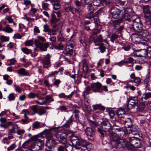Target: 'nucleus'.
I'll use <instances>...</instances> for the list:
<instances>
[{"instance_id": "nucleus-24", "label": "nucleus", "mask_w": 151, "mask_h": 151, "mask_svg": "<svg viewBox=\"0 0 151 151\" xmlns=\"http://www.w3.org/2000/svg\"><path fill=\"white\" fill-rule=\"evenodd\" d=\"M94 0H84L85 4L88 5L87 7V9H91L93 7V3Z\"/></svg>"}, {"instance_id": "nucleus-55", "label": "nucleus", "mask_w": 151, "mask_h": 151, "mask_svg": "<svg viewBox=\"0 0 151 151\" xmlns=\"http://www.w3.org/2000/svg\"><path fill=\"white\" fill-rule=\"evenodd\" d=\"M109 113L110 118H113L115 116L114 111L112 110H109Z\"/></svg>"}, {"instance_id": "nucleus-3", "label": "nucleus", "mask_w": 151, "mask_h": 151, "mask_svg": "<svg viewBox=\"0 0 151 151\" xmlns=\"http://www.w3.org/2000/svg\"><path fill=\"white\" fill-rule=\"evenodd\" d=\"M110 142L112 148H115L117 151H122L124 150L125 139H121L115 133L112 132L109 135Z\"/></svg>"}, {"instance_id": "nucleus-44", "label": "nucleus", "mask_w": 151, "mask_h": 151, "mask_svg": "<svg viewBox=\"0 0 151 151\" xmlns=\"http://www.w3.org/2000/svg\"><path fill=\"white\" fill-rule=\"evenodd\" d=\"M34 44V42L32 40H27L24 43V45L25 46H32Z\"/></svg>"}, {"instance_id": "nucleus-34", "label": "nucleus", "mask_w": 151, "mask_h": 151, "mask_svg": "<svg viewBox=\"0 0 151 151\" xmlns=\"http://www.w3.org/2000/svg\"><path fill=\"white\" fill-rule=\"evenodd\" d=\"M3 31L7 33H10L12 32L13 29L10 27V25L6 24L5 27V29H3Z\"/></svg>"}, {"instance_id": "nucleus-42", "label": "nucleus", "mask_w": 151, "mask_h": 151, "mask_svg": "<svg viewBox=\"0 0 151 151\" xmlns=\"http://www.w3.org/2000/svg\"><path fill=\"white\" fill-rule=\"evenodd\" d=\"M9 38L8 37H6L1 35L0 36V40L2 42H6L9 41Z\"/></svg>"}, {"instance_id": "nucleus-27", "label": "nucleus", "mask_w": 151, "mask_h": 151, "mask_svg": "<svg viewBox=\"0 0 151 151\" xmlns=\"http://www.w3.org/2000/svg\"><path fill=\"white\" fill-rule=\"evenodd\" d=\"M45 125V123L42 124V126H41L40 122L38 121H36L32 124V127L34 128L38 129L42 127Z\"/></svg>"}, {"instance_id": "nucleus-11", "label": "nucleus", "mask_w": 151, "mask_h": 151, "mask_svg": "<svg viewBox=\"0 0 151 151\" xmlns=\"http://www.w3.org/2000/svg\"><path fill=\"white\" fill-rule=\"evenodd\" d=\"M55 13L57 14V16L58 18L61 17V12L60 11H58L57 12L53 11L51 14V19L50 20V23L51 24H56L57 22H59L60 19L59 18H57L56 17V15L55 14Z\"/></svg>"}, {"instance_id": "nucleus-60", "label": "nucleus", "mask_w": 151, "mask_h": 151, "mask_svg": "<svg viewBox=\"0 0 151 151\" xmlns=\"http://www.w3.org/2000/svg\"><path fill=\"white\" fill-rule=\"evenodd\" d=\"M12 128L10 129L8 132L9 135H11L12 134L16 133L15 130L16 128L14 127L13 126H12Z\"/></svg>"}, {"instance_id": "nucleus-41", "label": "nucleus", "mask_w": 151, "mask_h": 151, "mask_svg": "<svg viewBox=\"0 0 151 151\" xmlns=\"http://www.w3.org/2000/svg\"><path fill=\"white\" fill-rule=\"evenodd\" d=\"M118 128H115L113 126H112V128L111 130H112V132L113 133H115L120 132L122 130V128L120 127H118Z\"/></svg>"}, {"instance_id": "nucleus-59", "label": "nucleus", "mask_w": 151, "mask_h": 151, "mask_svg": "<svg viewBox=\"0 0 151 151\" xmlns=\"http://www.w3.org/2000/svg\"><path fill=\"white\" fill-rule=\"evenodd\" d=\"M112 0H102V4H105L106 5H108L110 4Z\"/></svg>"}, {"instance_id": "nucleus-33", "label": "nucleus", "mask_w": 151, "mask_h": 151, "mask_svg": "<svg viewBox=\"0 0 151 151\" xmlns=\"http://www.w3.org/2000/svg\"><path fill=\"white\" fill-rule=\"evenodd\" d=\"M22 51L24 54L28 55L32 53V50L26 47H23L21 48Z\"/></svg>"}, {"instance_id": "nucleus-12", "label": "nucleus", "mask_w": 151, "mask_h": 151, "mask_svg": "<svg viewBox=\"0 0 151 151\" xmlns=\"http://www.w3.org/2000/svg\"><path fill=\"white\" fill-rule=\"evenodd\" d=\"M91 90L94 92L101 93L103 91V89H101L102 85L101 83L97 82L96 83H92L91 84Z\"/></svg>"}, {"instance_id": "nucleus-8", "label": "nucleus", "mask_w": 151, "mask_h": 151, "mask_svg": "<svg viewBox=\"0 0 151 151\" xmlns=\"http://www.w3.org/2000/svg\"><path fill=\"white\" fill-rule=\"evenodd\" d=\"M142 9L144 18L147 21H150L151 20V6L149 5L142 6Z\"/></svg>"}, {"instance_id": "nucleus-17", "label": "nucleus", "mask_w": 151, "mask_h": 151, "mask_svg": "<svg viewBox=\"0 0 151 151\" xmlns=\"http://www.w3.org/2000/svg\"><path fill=\"white\" fill-rule=\"evenodd\" d=\"M138 129V128L137 126L135 127L133 125L132 126L131 128H129L128 130L124 129V132L125 134H128L132 132L137 131Z\"/></svg>"}, {"instance_id": "nucleus-15", "label": "nucleus", "mask_w": 151, "mask_h": 151, "mask_svg": "<svg viewBox=\"0 0 151 151\" xmlns=\"http://www.w3.org/2000/svg\"><path fill=\"white\" fill-rule=\"evenodd\" d=\"M147 49H141L140 50H136V52H139L141 50L143 51L144 53L143 56H147L149 58H151V47H147Z\"/></svg>"}, {"instance_id": "nucleus-5", "label": "nucleus", "mask_w": 151, "mask_h": 151, "mask_svg": "<svg viewBox=\"0 0 151 151\" xmlns=\"http://www.w3.org/2000/svg\"><path fill=\"white\" fill-rule=\"evenodd\" d=\"M141 140L138 137H128L127 140L125 139V145L124 146V150L126 147L131 150H132L135 147H141Z\"/></svg>"}, {"instance_id": "nucleus-49", "label": "nucleus", "mask_w": 151, "mask_h": 151, "mask_svg": "<svg viewBox=\"0 0 151 151\" xmlns=\"http://www.w3.org/2000/svg\"><path fill=\"white\" fill-rule=\"evenodd\" d=\"M55 81L53 83V84L56 86L58 88L59 86V84L61 83V81L59 79H56L55 78L54 79Z\"/></svg>"}, {"instance_id": "nucleus-57", "label": "nucleus", "mask_w": 151, "mask_h": 151, "mask_svg": "<svg viewBox=\"0 0 151 151\" xmlns=\"http://www.w3.org/2000/svg\"><path fill=\"white\" fill-rule=\"evenodd\" d=\"M31 108H32V110L33 111L34 114L37 113L38 110L37 105H33L31 106Z\"/></svg>"}, {"instance_id": "nucleus-29", "label": "nucleus", "mask_w": 151, "mask_h": 151, "mask_svg": "<svg viewBox=\"0 0 151 151\" xmlns=\"http://www.w3.org/2000/svg\"><path fill=\"white\" fill-rule=\"evenodd\" d=\"M132 101H133L134 103L133 104H130V109H134L135 107L136 106L138 107L139 104L138 103V100L137 99H133V97H132Z\"/></svg>"}, {"instance_id": "nucleus-46", "label": "nucleus", "mask_w": 151, "mask_h": 151, "mask_svg": "<svg viewBox=\"0 0 151 151\" xmlns=\"http://www.w3.org/2000/svg\"><path fill=\"white\" fill-rule=\"evenodd\" d=\"M66 50V53L65 54L66 55H73V49H70L69 48H67Z\"/></svg>"}, {"instance_id": "nucleus-62", "label": "nucleus", "mask_w": 151, "mask_h": 151, "mask_svg": "<svg viewBox=\"0 0 151 151\" xmlns=\"http://www.w3.org/2000/svg\"><path fill=\"white\" fill-rule=\"evenodd\" d=\"M125 107H126V106L125 105V106H124V107L123 108H119L118 109V110H116V112H119L120 111L122 113L125 114V111L124 109H126L125 108Z\"/></svg>"}, {"instance_id": "nucleus-53", "label": "nucleus", "mask_w": 151, "mask_h": 151, "mask_svg": "<svg viewBox=\"0 0 151 151\" xmlns=\"http://www.w3.org/2000/svg\"><path fill=\"white\" fill-rule=\"evenodd\" d=\"M104 9L103 8H101L98 10L97 12L94 13V16L95 17H97L98 15L102 12L103 9Z\"/></svg>"}, {"instance_id": "nucleus-40", "label": "nucleus", "mask_w": 151, "mask_h": 151, "mask_svg": "<svg viewBox=\"0 0 151 151\" xmlns=\"http://www.w3.org/2000/svg\"><path fill=\"white\" fill-rule=\"evenodd\" d=\"M102 4V0H94L93 3V5L97 6H99Z\"/></svg>"}, {"instance_id": "nucleus-36", "label": "nucleus", "mask_w": 151, "mask_h": 151, "mask_svg": "<svg viewBox=\"0 0 151 151\" xmlns=\"http://www.w3.org/2000/svg\"><path fill=\"white\" fill-rule=\"evenodd\" d=\"M133 97L129 96V98H127V105L125 106L126 107L125 108L126 109L127 111H128L130 109V107L129 106V103L131 101H132Z\"/></svg>"}, {"instance_id": "nucleus-31", "label": "nucleus", "mask_w": 151, "mask_h": 151, "mask_svg": "<svg viewBox=\"0 0 151 151\" xmlns=\"http://www.w3.org/2000/svg\"><path fill=\"white\" fill-rule=\"evenodd\" d=\"M53 5L54 9L55 10H57L60 8V5L58 0L55 1Z\"/></svg>"}, {"instance_id": "nucleus-64", "label": "nucleus", "mask_w": 151, "mask_h": 151, "mask_svg": "<svg viewBox=\"0 0 151 151\" xmlns=\"http://www.w3.org/2000/svg\"><path fill=\"white\" fill-rule=\"evenodd\" d=\"M5 19L7 20L9 23H12L13 22V20L12 18V17H9L8 16H6V17L5 18Z\"/></svg>"}, {"instance_id": "nucleus-54", "label": "nucleus", "mask_w": 151, "mask_h": 151, "mask_svg": "<svg viewBox=\"0 0 151 151\" xmlns=\"http://www.w3.org/2000/svg\"><path fill=\"white\" fill-rule=\"evenodd\" d=\"M119 112H116V115L118 118L122 119L124 118L125 114L119 113Z\"/></svg>"}, {"instance_id": "nucleus-2", "label": "nucleus", "mask_w": 151, "mask_h": 151, "mask_svg": "<svg viewBox=\"0 0 151 151\" xmlns=\"http://www.w3.org/2000/svg\"><path fill=\"white\" fill-rule=\"evenodd\" d=\"M125 20L129 22L132 21L133 24L129 26L130 30L134 33L132 35H137L142 32L143 29V24L141 21L140 19L138 17L134 18L135 13L133 9L128 7L124 9Z\"/></svg>"}, {"instance_id": "nucleus-28", "label": "nucleus", "mask_w": 151, "mask_h": 151, "mask_svg": "<svg viewBox=\"0 0 151 151\" xmlns=\"http://www.w3.org/2000/svg\"><path fill=\"white\" fill-rule=\"evenodd\" d=\"M42 62L43 67L44 68H47L51 66L50 60H43Z\"/></svg>"}, {"instance_id": "nucleus-16", "label": "nucleus", "mask_w": 151, "mask_h": 151, "mask_svg": "<svg viewBox=\"0 0 151 151\" xmlns=\"http://www.w3.org/2000/svg\"><path fill=\"white\" fill-rule=\"evenodd\" d=\"M58 136H56L57 138L58 139L57 140L59 141L60 142H61L63 145H65L67 143V139L65 134H62L60 135H58Z\"/></svg>"}, {"instance_id": "nucleus-47", "label": "nucleus", "mask_w": 151, "mask_h": 151, "mask_svg": "<svg viewBox=\"0 0 151 151\" xmlns=\"http://www.w3.org/2000/svg\"><path fill=\"white\" fill-rule=\"evenodd\" d=\"M106 47L104 45V44L101 43V45L99 46V48L100 50V52L104 53L106 51Z\"/></svg>"}, {"instance_id": "nucleus-35", "label": "nucleus", "mask_w": 151, "mask_h": 151, "mask_svg": "<svg viewBox=\"0 0 151 151\" xmlns=\"http://www.w3.org/2000/svg\"><path fill=\"white\" fill-rule=\"evenodd\" d=\"M93 40L94 43H96V42H102L103 39L101 35H99L97 37H94L93 38Z\"/></svg>"}, {"instance_id": "nucleus-32", "label": "nucleus", "mask_w": 151, "mask_h": 151, "mask_svg": "<svg viewBox=\"0 0 151 151\" xmlns=\"http://www.w3.org/2000/svg\"><path fill=\"white\" fill-rule=\"evenodd\" d=\"M76 8H74L72 6L68 7V10L70 11L73 14L76 13L79 14L81 13L80 12H78Z\"/></svg>"}, {"instance_id": "nucleus-51", "label": "nucleus", "mask_w": 151, "mask_h": 151, "mask_svg": "<svg viewBox=\"0 0 151 151\" xmlns=\"http://www.w3.org/2000/svg\"><path fill=\"white\" fill-rule=\"evenodd\" d=\"M15 97L14 96V94L13 93L10 94L8 96V99L10 101H13L15 100Z\"/></svg>"}, {"instance_id": "nucleus-25", "label": "nucleus", "mask_w": 151, "mask_h": 151, "mask_svg": "<svg viewBox=\"0 0 151 151\" xmlns=\"http://www.w3.org/2000/svg\"><path fill=\"white\" fill-rule=\"evenodd\" d=\"M88 9L89 11V12L87 15L86 18L89 19L93 18L94 17H95L94 16V14H93L94 10L93 7V8L91 9Z\"/></svg>"}, {"instance_id": "nucleus-18", "label": "nucleus", "mask_w": 151, "mask_h": 151, "mask_svg": "<svg viewBox=\"0 0 151 151\" xmlns=\"http://www.w3.org/2000/svg\"><path fill=\"white\" fill-rule=\"evenodd\" d=\"M74 4L76 6L78 12H80L81 13L83 11V7L82 6V3L81 1L78 0H75L74 1Z\"/></svg>"}, {"instance_id": "nucleus-10", "label": "nucleus", "mask_w": 151, "mask_h": 151, "mask_svg": "<svg viewBox=\"0 0 151 151\" xmlns=\"http://www.w3.org/2000/svg\"><path fill=\"white\" fill-rule=\"evenodd\" d=\"M122 10L119 9L114 8L111 10V14L112 18L114 19H118L124 16L123 13L121 14Z\"/></svg>"}, {"instance_id": "nucleus-30", "label": "nucleus", "mask_w": 151, "mask_h": 151, "mask_svg": "<svg viewBox=\"0 0 151 151\" xmlns=\"http://www.w3.org/2000/svg\"><path fill=\"white\" fill-rule=\"evenodd\" d=\"M65 151H73V147L72 145L69 143H66L65 145Z\"/></svg>"}, {"instance_id": "nucleus-63", "label": "nucleus", "mask_w": 151, "mask_h": 151, "mask_svg": "<svg viewBox=\"0 0 151 151\" xmlns=\"http://www.w3.org/2000/svg\"><path fill=\"white\" fill-rule=\"evenodd\" d=\"M65 151V145H60L57 148V151Z\"/></svg>"}, {"instance_id": "nucleus-20", "label": "nucleus", "mask_w": 151, "mask_h": 151, "mask_svg": "<svg viewBox=\"0 0 151 151\" xmlns=\"http://www.w3.org/2000/svg\"><path fill=\"white\" fill-rule=\"evenodd\" d=\"M93 110L94 111L97 110L104 111L105 110V108L103 106H102L101 104L93 105L92 106Z\"/></svg>"}, {"instance_id": "nucleus-6", "label": "nucleus", "mask_w": 151, "mask_h": 151, "mask_svg": "<svg viewBox=\"0 0 151 151\" xmlns=\"http://www.w3.org/2000/svg\"><path fill=\"white\" fill-rule=\"evenodd\" d=\"M47 140L45 144V150L46 151H52V149L57 145L58 143L51 135L47 137Z\"/></svg>"}, {"instance_id": "nucleus-56", "label": "nucleus", "mask_w": 151, "mask_h": 151, "mask_svg": "<svg viewBox=\"0 0 151 151\" xmlns=\"http://www.w3.org/2000/svg\"><path fill=\"white\" fill-rule=\"evenodd\" d=\"M143 95H145L144 98L146 100L150 98H151V92L146 93L144 94Z\"/></svg>"}, {"instance_id": "nucleus-43", "label": "nucleus", "mask_w": 151, "mask_h": 151, "mask_svg": "<svg viewBox=\"0 0 151 151\" xmlns=\"http://www.w3.org/2000/svg\"><path fill=\"white\" fill-rule=\"evenodd\" d=\"M119 37V36L115 34H112L110 37V40L112 42L114 43V41Z\"/></svg>"}, {"instance_id": "nucleus-22", "label": "nucleus", "mask_w": 151, "mask_h": 151, "mask_svg": "<svg viewBox=\"0 0 151 151\" xmlns=\"http://www.w3.org/2000/svg\"><path fill=\"white\" fill-rule=\"evenodd\" d=\"M124 16H122V17L119 18L118 19H117L115 20H113L112 22L113 24L114 25H120V24L122 23H123L124 19H125V18H124L125 16V12H124Z\"/></svg>"}, {"instance_id": "nucleus-50", "label": "nucleus", "mask_w": 151, "mask_h": 151, "mask_svg": "<svg viewBox=\"0 0 151 151\" xmlns=\"http://www.w3.org/2000/svg\"><path fill=\"white\" fill-rule=\"evenodd\" d=\"M17 147V146L15 144L13 143L10 145L9 147L7 149V151H10L14 150Z\"/></svg>"}, {"instance_id": "nucleus-45", "label": "nucleus", "mask_w": 151, "mask_h": 151, "mask_svg": "<svg viewBox=\"0 0 151 151\" xmlns=\"http://www.w3.org/2000/svg\"><path fill=\"white\" fill-rule=\"evenodd\" d=\"M73 122V120H70L69 119L68 120L66 121L64 126L66 128L69 127L70 126V125Z\"/></svg>"}, {"instance_id": "nucleus-1", "label": "nucleus", "mask_w": 151, "mask_h": 151, "mask_svg": "<svg viewBox=\"0 0 151 151\" xmlns=\"http://www.w3.org/2000/svg\"><path fill=\"white\" fill-rule=\"evenodd\" d=\"M50 130L45 129L40 133L33 136L24 142L22 146V148H24L25 150L31 151L42 150L44 147V142L41 139L44 138L43 134H47Z\"/></svg>"}, {"instance_id": "nucleus-9", "label": "nucleus", "mask_w": 151, "mask_h": 151, "mask_svg": "<svg viewBox=\"0 0 151 151\" xmlns=\"http://www.w3.org/2000/svg\"><path fill=\"white\" fill-rule=\"evenodd\" d=\"M96 130L93 128L87 127L85 130L88 139L92 142L94 140Z\"/></svg>"}, {"instance_id": "nucleus-52", "label": "nucleus", "mask_w": 151, "mask_h": 151, "mask_svg": "<svg viewBox=\"0 0 151 151\" xmlns=\"http://www.w3.org/2000/svg\"><path fill=\"white\" fill-rule=\"evenodd\" d=\"M133 81H134V82L135 83L137 84V86H138V84H140V83L141 82V81L140 79L138 77H136L135 78V79H134Z\"/></svg>"}, {"instance_id": "nucleus-38", "label": "nucleus", "mask_w": 151, "mask_h": 151, "mask_svg": "<svg viewBox=\"0 0 151 151\" xmlns=\"http://www.w3.org/2000/svg\"><path fill=\"white\" fill-rule=\"evenodd\" d=\"M46 112V110L44 108H41L38 109L37 113L39 115L41 116L45 114Z\"/></svg>"}, {"instance_id": "nucleus-21", "label": "nucleus", "mask_w": 151, "mask_h": 151, "mask_svg": "<svg viewBox=\"0 0 151 151\" xmlns=\"http://www.w3.org/2000/svg\"><path fill=\"white\" fill-rule=\"evenodd\" d=\"M141 33H139L137 35V36H139L141 37H143L147 39H149L150 36L149 35L148 32L145 31H144L142 29Z\"/></svg>"}, {"instance_id": "nucleus-37", "label": "nucleus", "mask_w": 151, "mask_h": 151, "mask_svg": "<svg viewBox=\"0 0 151 151\" xmlns=\"http://www.w3.org/2000/svg\"><path fill=\"white\" fill-rule=\"evenodd\" d=\"M145 102L140 103L138 104V107L139 110V111L143 112L144 111V109L145 107V105L144 104Z\"/></svg>"}, {"instance_id": "nucleus-14", "label": "nucleus", "mask_w": 151, "mask_h": 151, "mask_svg": "<svg viewBox=\"0 0 151 151\" xmlns=\"http://www.w3.org/2000/svg\"><path fill=\"white\" fill-rule=\"evenodd\" d=\"M14 72L23 76H31V75L29 73V71L23 68H20L17 70H16Z\"/></svg>"}, {"instance_id": "nucleus-13", "label": "nucleus", "mask_w": 151, "mask_h": 151, "mask_svg": "<svg viewBox=\"0 0 151 151\" xmlns=\"http://www.w3.org/2000/svg\"><path fill=\"white\" fill-rule=\"evenodd\" d=\"M124 122L125 129L123 130L124 132V129L128 130L129 128H131L133 124L134 123V120L130 118H126L125 120H123Z\"/></svg>"}, {"instance_id": "nucleus-26", "label": "nucleus", "mask_w": 151, "mask_h": 151, "mask_svg": "<svg viewBox=\"0 0 151 151\" xmlns=\"http://www.w3.org/2000/svg\"><path fill=\"white\" fill-rule=\"evenodd\" d=\"M91 90V86H87L86 87V89L83 93L84 98H85L86 95L89 94L90 93V91Z\"/></svg>"}, {"instance_id": "nucleus-7", "label": "nucleus", "mask_w": 151, "mask_h": 151, "mask_svg": "<svg viewBox=\"0 0 151 151\" xmlns=\"http://www.w3.org/2000/svg\"><path fill=\"white\" fill-rule=\"evenodd\" d=\"M75 145V148L76 149L79 150L81 148V146L84 147L87 149L88 147L92 145V144L87 142L84 139L80 138L79 139L77 140Z\"/></svg>"}, {"instance_id": "nucleus-48", "label": "nucleus", "mask_w": 151, "mask_h": 151, "mask_svg": "<svg viewBox=\"0 0 151 151\" xmlns=\"http://www.w3.org/2000/svg\"><path fill=\"white\" fill-rule=\"evenodd\" d=\"M58 109L61 112H67V108L64 105L60 106Z\"/></svg>"}, {"instance_id": "nucleus-39", "label": "nucleus", "mask_w": 151, "mask_h": 151, "mask_svg": "<svg viewBox=\"0 0 151 151\" xmlns=\"http://www.w3.org/2000/svg\"><path fill=\"white\" fill-rule=\"evenodd\" d=\"M80 139L78 138L77 136H76L74 135L73 136V137H72L70 139L73 145L75 148V145L74 144H73V143H74L75 144H76L77 140L79 139Z\"/></svg>"}, {"instance_id": "nucleus-61", "label": "nucleus", "mask_w": 151, "mask_h": 151, "mask_svg": "<svg viewBox=\"0 0 151 151\" xmlns=\"http://www.w3.org/2000/svg\"><path fill=\"white\" fill-rule=\"evenodd\" d=\"M130 47H131L129 45H125L122 47V48L125 51H128L130 50Z\"/></svg>"}, {"instance_id": "nucleus-58", "label": "nucleus", "mask_w": 151, "mask_h": 151, "mask_svg": "<svg viewBox=\"0 0 151 151\" xmlns=\"http://www.w3.org/2000/svg\"><path fill=\"white\" fill-rule=\"evenodd\" d=\"M91 123L94 125L96 127L97 129V127L99 126H100L99 125V124H100V121H99V122H97V120H96L95 121H93L92 120H91Z\"/></svg>"}, {"instance_id": "nucleus-23", "label": "nucleus", "mask_w": 151, "mask_h": 151, "mask_svg": "<svg viewBox=\"0 0 151 151\" xmlns=\"http://www.w3.org/2000/svg\"><path fill=\"white\" fill-rule=\"evenodd\" d=\"M49 45L48 43H45L42 44L38 47L42 51H46L47 50V48L49 47Z\"/></svg>"}, {"instance_id": "nucleus-19", "label": "nucleus", "mask_w": 151, "mask_h": 151, "mask_svg": "<svg viewBox=\"0 0 151 151\" xmlns=\"http://www.w3.org/2000/svg\"><path fill=\"white\" fill-rule=\"evenodd\" d=\"M62 132L63 133V134H65L67 139L70 138V139L72 137H73L74 135L73 132L68 130L63 129L62 131Z\"/></svg>"}, {"instance_id": "nucleus-4", "label": "nucleus", "mask_w": 151, "mask_h": 151, "mask_svg": "<svg viewBox=\"0 0 151 151\" xmlns=\"http://www.w3.org/2000/svg\"><path fill=\"white\" fill-rule=\"evenodd\" d=\"M100 126L97 127V131L100 134L101 139L103 140L106 137V132L111 130L112 126L109 119L106 118H102L100 121Z\"/></svg>"}]
</instances>
